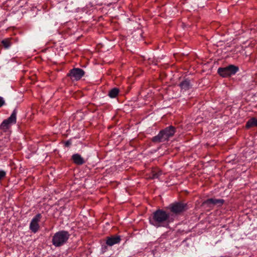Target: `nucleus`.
<instances>
[{"label":"nucleus","instance_id":"nucleus-1","mask_svg":"<svg viewBox=\"0 0 257 257\" xmlns=\"http://www.w3.org/2000/svg\"><path fill=\"white\" fill-rule=\"evenodd\" d=\"M170 215L162 209H158L150 218V223L156 227H164L170 222Z\"/></svg>","mask_w":257,"mask_h":257},{"label":"nucleus","instance_id":"nucleus-2","mask_svg":"<svg viewBox=\"0 0 257 257\" xmlns=\"http://www.w3.org/2000/svg\"><path fill=\"white\" fill-rule=\"evenodd\" d=\"M175 132V127L170 125L161 131L158 135L153 138L152 141L154 143H160L168 141L170 137L173 136Z\"/></svg>","mask_w":257,"mask_h":257},{"label":"nucleus","instance_id":"nucleus-3","mask_svg":"<svg viewBox=\"0 0 257 257\" xmlns=\"http://www.w3.org/2000/svg\"><path fill=\"white\" fill-rule=\"evenodd\" d=\"M70 234L67 231L61 230L55 233L52 238V243L56 247L65 244L69 238Z\"/></svg>","mask_w":257,"mask_h":257},{"label":"nucleus","instance_id":"nucleus-4","mask_svg":"<svg viewBox=\"0 0 257 257\" xmlns=\"http://www.w3.org/2000/svg\"><path fill=\"white\" fill-rule=\"evenodd\" d=\"M238 70L239 68L238 67L233 65H229L225 67L219 68L217 72L222 77H227L235 74Z\"/></svg>","mask_w":257,"mask_h":257},{"label":"nucleus","instance_id":"nucleus-5","mask_svg":"<svg viewBox=\"0 0 257 257\" xmlns=\"http://www.w3.org/2000/svg\"><path fill=\"white\" fill-rule=\"evenodd\" d=\"M168 208L171 212L177 215L186 211L188 209V207L187 204L178 202L170 204L168 207Z\"/></svg>","mask_w":257,"mask_h":257},{"label":"nucleus","instance_id":"nucleus-6","mask_svg":"<svg viewBox=\"0 0 257 257\" xmlns=\"http://www.w3.org/2000/svg\"><path fill=\"white\" fill-rule=\"evenodd\" d=\"M17 111L15 109L10 116L4 120L0 125V129L4 131L8 130L12 124H15L16 122Z\"/></svg>","mask_w":257,"mask_h":257},{"label":"nucleus","instance_id":"nucleus-7","mask_svg":"<svg viewBox=\"0 0 257 257\" xmlns=\"http://www.w3.org/2000/svg\"><path fill=\"white\" fill-rule=\"evenodd\" d=\"M42 217L40 213L36 215L32 219L30 224V229L34 233L38 231L39 228V222Z\"/></svg>","mask_w":257,"mask_h":257},{"label":"nucleus","instance_id":"nucleus-8","mask_svg":"<svg viewBox=\"0 0 257 257\" xmlns=\"http://www.w3.org/2000/svg\"><path fill=\"white\" fill-rule=\"evenodd\" d=\"M84 75V71L80 68H73L70 71L68 76L71 79L78 80Z\"/></svg>","mask_w":257,"mask_h":257},{"label":"nucleus","instance_id":"nucleus-9","mask_svg":"<svg viewBox=\"0 0 257 257\" xmlns=\"http://www.w3.org/2000/svg\"><path fill=\"white\" fill-rule=\"evenodd\" d=\"M120 240V237L118 235L111 236L110 237H107L106 241V243L107 244V245L111 246L113 245L114 244L119 243Z\"/></svg>","mask_w":257,"mask_h":257},{"label":"nucleus","instance_id":"nucleus-10","mask_svg":"<svg viewBox=\"0 0 257 257\" xmlns=\"http://www.w3.org/2000/svg\"><path fill=\"white\" fill-rule=\"evenodd\" d=\"M72 159L73 162L78 165H81L85 163V160L79 154H75L72 155Z\"/></svg>","mask_w":257,"mask_h":257},{"label":"nucleus","instance_id":"nucleus-11","mask_svg":"<svg viewBox=\"0 0 257 257\" xmlns=\"http://www.w3.org/2000/svg\"><path fill=\"white\" fill-rule=\"evenodd\" d=\"M224 201L222 199H217L214 198H210L207 199L206 200L203 202L204 204H207L208 205H216V204H220L221 205L223 203Z\"/></svg>","mask_w":257,"mask_h":257},{"label":"nucleus","instance_id":"nucleus-12","mask_svg":"<svg viewBox=\"0 0 257 257\" xmlns=\"http://www.w3.org/2000/svg\"><path fill=\"white\" fill-rule=\"evenodd\" d=\"M179 86L180 87L181 90L183 91L188 90L192 87L190 82L188 79H185V80L181 82L179 84Z\"/></svg>","mask_w":257,"mask_h":257},{"label":"nucleus","instance_id":"nucleus-13","mask_svg":"<svg viewBox=\"0 0 257 257\" xmlns=\"http://www.w3.org/2000/svg\"><path fill=\"white\" fill-rule=\"evenodd\" d=\"M253 126H257V118L252 117L247 121L246 127L249 128Z\"/></svg>","mask_w":257,"mask_h":257},{"label":"nucleus","instance_id":"nucleus-14","mask_svg":"<svg viewBox=\"0 0 257 257\" xmlns=\"http://www.w3.org/2000/svg\"><path fill=\"white\" fill-rule=\"evenodd\" d=\"M119 92V90L117 88H113L108 92V95L111 98H115Z\"/></svg>","mask_w":257,"mask_h":257},{"label":"nucleus","instance_id":"nucleus-15","mask_svg":"<svg viewBox=\"0 0 257 257\" xmlns=\"http://www.w3.org/2000/svg\"><path fill=\"white\" fill-rule=\"evenodd\" d=\"M2 43L3 45V46L5 47V48H6L7 49L9 48L11 45V42L9 40H3L2 42Z\"/></svg>","mask_w":257,"mask_h":257},{"label":"nucleus","instance_id":"nucleus-16","mask_svg":"<svg viewBox=\"0 0 257 257\" xmlns=\"http://www.w3.org/2000/svg\"><path fill=\"white\" fill-rule=\"evenodd\" d=\"M161 174H162V173L160 171H159L158 172H153L151 178L152 179L158 178L161 176Z\"/></svg>","mask_w":257,"mask_h":257},{"label":"nucleus","instance_id":"nucleus-17","mask_svg":"<svg viewBox=\"0 0 257 257\" xmlns=\"http://www.w3.org/2000/svg\"><path fill=\"white\" fill-rule=\"evenodd\" d=\"M6 173L3 170H0V181L6 176Z\"/></svg>","mask_w":257,"mask_h":257},{"label":"nucleus","instance_id":"nucleus-18","mask_svg":"<svg viewBox=\"0 0 257 257\" xmlns=\"http://www.w3.org/2000/svg\"><path fill=\"white\" fill-rule=\"evenodd\" d=\"M5 104V100L4 98L0 96V107L2 106Z\"/></svg>","mask_w":257,"mask_h":257},{"label":"nucleus","instance_id":"nucleus-19","mask_svg":"<svg viewBox=\"0 0 257 257\" xmlns=\"http://www.w3.org/2000/svg\"><path fill=\"white\" fill-rule=\"evenodd\" d=\"M71 142L68 141L65 143V146L68 147H69L71 145Z\"/></svg>","mask_w":257,"mask_h":257}]
</instances>
